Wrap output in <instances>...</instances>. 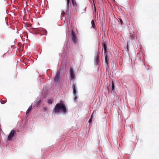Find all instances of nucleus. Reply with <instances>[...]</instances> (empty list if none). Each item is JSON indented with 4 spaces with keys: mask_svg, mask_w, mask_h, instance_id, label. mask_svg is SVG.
Segmentation results:
<instances>
[{
    "mask_svg": "<svg viewBox=\"0 0 159 159\" xmlns=\"http://www.w3.org/2000/svg\"><path fill=\"white\" fill-rule=\"evenodd\" d=\"M54 110L55 113H58L60 111H62L64 113L66 112V109L65 104L63 102L57 103L55 106Z\"/></svg>",
    "mask_w": 159,
    "mask_h": 159,
    "instance_id": "f257e3e1",
    "label": "nucleus"
},
{
    "mask_svg": "<svg viewBox=\"0 0 159 159\" xmlns=\"http://www.w3.org/2000/svg\"><path fill=\"white\" fill-rule=\"evenodd\" d=\"M60 72L59 70H57L55 76V77L54 78V82L55 83H59L60 81Z\"/></svg>",
    "mask_w": 159,
    "mask_h": 159,
    "instance_id": "f03ea898",
    "label": "nucleus"
},
{
    "mask_svg": "<svg viewBox=\"0 0 159 159\" xmlns=\"http://www.w3.org/2000/svg\"><path fill=\"white\" fill-rule=\"evenodd\" d=\"M72 40L74 43H76L78 42L77 37H76V34L74 32L73 30H72Z\"/></svg>",
    "mask_w": 159,
    "mask_h": 159,
    "instance_id": "7ed1b4c3",
    "label": "nucleus"
},
{
    "mask_svg": "<svg viewBox=\"0 0 159 159\" xmlns=\"http://www.w3.org/2000/svg\"><path fill=\"white\" fill-rule=\"evenodd\" d=\"M16 134V131L14 130H12L9 133L8 136V139L9 141L11 140L12 138Z\"/></svg>",
    "mask_w": 159,
    "mask_h": 159,
    "instance_id": "20e7f679",
    "label": "nucleus"
},
{
    "mask_svg": "<svg viewBox=\"0 0 159 159\" xmlns=\"http://www.w3.org/2000/svg\"><path fill=\"white\" fill-rule=\"evenodd\" d=\"M99 54L100 53L98 52L97 53L94 59V62L97 65H98L99 62Z\"/></svg>",
    "mask_w": 159,
    "mask_h": 159,
    "instance_id": "39448f33",
    "label": "nucleus"
},
{
    "mask_svg": "<svg viewBox=\"0 0 159 159\" xmlns=\"http://www.w3.org/2000/svg\"><path fill=\"white\" fill-rule=\"evenodd\" d=\"M107 50H104V55H105V61L106 63L108 64V61H109V58L108 57V55L107 53Z\"/></svg>",
    "mask_w": 159,
    "mask_h": 159,
    "instance_id": "423d86ee",
    "label": "nucleus"
},
{
    "mask_svg": "<svg viewBox=\"0 0 159 159\" xmlns=\"http://www.w3.org/2000/svg\"><path fill=\"white\" fill-rule=\"evenodd\" d=\"M102 49L103 48L104 50H107V44L106 41V40L104 39L103 40L102 42Z\"/></svg>",
    "mask_w": 159,
    "mask_h": 159,
    "instance_id": "0eeeda50",
    "label": "nucleus"
},
{
    "mask_svg": "<svg viewBox=\"0 0 159 159\" xmlns=\"http://www.w3.org/2000/svg\"><path fill=\"white\" fill-rule=\"evenodd\" d=\"M70 79L71 80L74 79L75 77V75L73 72L72 68H70Z\"/></svg>",
    "mask_w": 159,
    "mask_h": 159,
    "instance_id": "6e6552de",
    "label": "nucleus"
},
{
    "mask_svg": "<svg viewBox=\"0 0 159 159\" xmlns=\"http://www.w3.org/2000/svg\"><path fill=\"white\" fill-rule=\"evenodd\" d=\"M111 90L112 91H113L115 90V86L114 85V83L113 81L112 82V85L111 87Z\"/></svg>",
    "mask_w": 159,
    "mask_h": 159,
    "instance_id": "1a4fd4ad",
    "label": "nucleus"
},
{
    "mask_svg": "<svg viewBox=\"0 0 159 159\" xmlns=\"http://www.w3.org/2000/svg\"><path fill=\"white\" fill-rule=\"evenodd\" d=\"M91 24H92V28H93L94 29L95 28V25L94 21L93 20H92L91 21Z\"/></svg>",
    "mask_w": 159,
    "mask_h": 159,
    "instance_id": "9d476101",
    "label": "nucleus"
},
{
    "mask_svg": "<svg viewBox=\"0 0 159 159\" xmlns=\"http://www.w3.org/2000/svg\"><path fill=\"white\" fill-rule=\"evenodd\" d=\"M31 109H32V106H31L29 107L28 110H27L26 112V114H28L29 112L31 110Z\"/></svg>",
    "mask_w": 159,
    "mask_h": 159,
    "instance_id": "9b49d317",
    "label": "nucleus"
},
{
    "mask_svg": "<svg viewBox=\"0 0 159 159\" xmlns=\"http://www.w3.org/2000/svg\"><path fill=\"white\" fill-rule=\"evenodd\" d=\"M73 93L74 95L75 96L76 95V90L75 88V86H74V88H73Z\"/></svg>",
    "mask_w": 159,
    "mask_h": 159,
    "instance_id": "f8f14e48",
    "label": "nucleus"
},
{
    "mask_svg": "<svg viewBox=\"0 0 159 159\" xmlns=\"http://www.w3.org/2000/svg\"><path fill=\"white\" fill-rule=\"evenodd\" d=\"M41 100H39V101H38V102H37V105H36V106L37 107H38L41 103Z\"/></svg>",
    "mask_w": 159,
    "mask_h": 159,
    "instance_id": "ddd939ff",
    "label": "nucleus"
},
{
    "mask_svg": "<svg viewBox=\"0 0 159 159\" xmlns=\"http://www.w3.org/2000/svg\"><path fill=\"white\" fill-rule=\"evenodd\" d=\"M70 1V0H67V7H68V8H69Z\"/></svg>",
    "mask_w": 159,
    "mask_h": 159,
    "instance_id": "4468645a",
    "label": "nucleus"
},
{
    "mask_svg": "<svg viewBox=\"0 0 159 159\" xmlns=\"http://www.w3.org/2000/svg\"><path fill=\"white\" fill-rule=\"evenodd\" d=\"M66 14L68 16V17L69 15L70 14V12L69 10H67L66 11Z\"/></svg>",
    "mask_w": 159,
    "mask_h": 159,
    "instance_id": "2eb2a0df",
    "label": "nucleus"
},
{
    "mask_svg": "<svg viewBox=\"0 0 159 159\" xmlns=\"http://www.w3.org/2000/svg\"><path fill=\"white\" fill-rule=\"evenodd\" d=\"M72 3L73 6H74L75 5H76L75 2L74 1V0H72Z\"/></svg>",
    "mask_w": 159,
    "mask_h": 159,
    "instance_id": "dca6fc26",
    "label": "nucleus"
},
{
    "mask_svg": "<svg viewBox=\"0 0 159 159\" xmlns=\"http://www.w3.org/2000/svg\"><path fill=\"white\" fill-rule=\"evenodd\" d=\"M48 103L52 104V101L50 99L48 100Z\"/></svg>",
    "mask_w": 159,
    "mask_h": 159,
    "instance_id": "f3484780",
    "label": "nucleus"
},
{
    "mask_svg": "<svg viewBox=\"0 0 159 159\" xmlns=\"http://www.w3.org/2000/svg\"><path fill=\"white\" fill-rule=\"evenodd\" d=\"M130 37L131 38V39H133L134 38V34H131L130 35Z\"/></svg>",
    "mask_w": 159,
    "mask_h": 159,
    "instance_id": "a211bd4d",
    "label": "nucleus"
},
{
    "mask_svg": "<svg viewBox=\"0 0 159 159\" xmlns=\"http://www.w3.org/2000/svg\"><path fill=\"white\" fill-rule=\"evenodd\" d=\"M119 20V21H120L121 24L122 25V24L123 23V21H122V20L120 18Z\"/></svg>",
    "mask_w": 159,
    "mask_h": 159,
    "instance_id": "6ab92c4d",
    "label": "nucleus"
},
{
    "mask_svg": "<svg viewBox=\"0 0 159 159\" xmlns=\"http://www.w3.org/2000/svg\"><path fill=\"white\" fill-rule=\"evenodd\" d=\"M43 110L44 111H46L47 110V108L46 107H44L43 108Z\"/></svg>",
    "mask_w": 159,
    "mask_h": 159,
    "instance_id": "aec40b11",
    "label": "nucleus"
},
{
    "mask_svg": "<svg viewBox=\"0 0 159 159\" xmlns=\"http://www.w3.org/2000/svg\"><path fill=\"white\" fill-rule=\"evenodd\" d=\"M92 116H91V118L89 119V122H91L92 121Z\"/></svg>",
    "mask_w": 159,
    "mask_h": 159,
    "instance_id": "412c9836",
    "label": "nucleus"
},
{
    "mask_svg": "<svg viewBox=\"0 0 159 159\" xmlns=\"http://www.w3.org/2000/svg\"><path fill=\"white\" fill-rule=\"evenodd\" d=\"M47 33V32L46 30H44V34L46 35Z\"/></svg>",
    "mask_w": 159,
    "mask_h": 159,
    "instance_id": "4be33fe9",
    "label": "nucleus"
},
{
    "mask_svg": "<svg viewBox=\"0 0 159 159\" xmlns=\"http://www.w3.org/2000/svg\"><path fill=\"white\" fill-rule=\"evenodd\" d=\"M19 51H20V52L21 53L22 52H24V51L23 50H19Z\"/></svg>",
    "mask_w": 159,
    "mask_h": 159,
    "instance_id": "5701e85b",
    "label": "nucleus"
},
{
    "mask_svg": "<svg viewBox=\"0 0 159 159\" xmlns=\"http://www.w3.org/2000/svg\"><path fill=\"white\" fill-rule=\"evenodd\" d=\"M20 50H21V49L23 50V49H24V47L23 46L22 47V48H20Z\"/></svg>",
    "mask_w": 159,
    "mask_h": 159,
    "instance_id": "b1692460",
    "label": "nucleus"
},
{
    "mask_svg": "<svg viewBox=\"0 0 159 159\" xmlns=\"http://www.w3.org/2000/svg\"><path fill=\"white\" fill-rule=\"evenodd\" d=\"M77 98L76 97H75V100H76V99H77Z\"/></svg>",
    "mask_w": 159,
    "mask_h": 159,
    "instance_id": "393cba45",
    "label": "nucleus"
},
{
    "mask_svg": "<svg viewBox=\"0 0 159 159\" xmlns=\"http://www.w3.org/2000/svg\"><path fill=\"white\" fill-rule=\"evenodd\" d=\"M4 23L5 24H6V20L4 21Z\"/></svg>",
    "mask_w": 159,
    "mask_h": 159,
    "instance_id": "a878e982",
    "label": "nucleus"
},
{
    "mask_svg": "<svg viewBox=\"0 0 159 159\" xmlns=\"http://www.w3.org/2000/svg\"><path fill=\"white\" fill-rule=\"evenodd\" d=\"M63 13L65 14V13L64 11H63Z\"/></svg>",
    "mask_w": 159,
    "mask_h": 159,
    "instance_id": "bb28decb",
    "label": "nucleus"
}]
</instances>
